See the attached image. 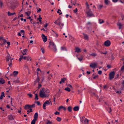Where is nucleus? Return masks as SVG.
I'll list each match as a JSON object with an SVG mask.
<instances>
[{
  "label": "nucleus",
  "mask_w": 124,
  "mask_h": 124,
  "mask_svg": "<svg viewBox=\"0 0 124 124\" xmlns=\"http://www.w3.org/2000/svg\"><path fill=\"white\" fill-rule=\"evenodd\" d=\"M54 23L58 25L61 29H62L64 25V23H62V20L60 18H58Z\"/></svg>",
  "instance_id": "1"
},
{
  "label": "nucleus",
  "mask_w": 124,
  "mask_h": 124,
  "mask_svg": "<svg viewBox=\"0 0 124 124\" xmlns=\"http://www.w3.org/2000/svg\"><path fill=\"white\" fill-rule=\"evenodd\" d=\"M49 95L48 94H47L45 91V88H43L39 92V96L41 98L44 97H48Z\"/></svg>",
  "instance_id": "2"
},
{
  "label": "nucleus",
  "mask_w": 124,
  "mask_h": 124,
  "mask_svg": "<svg viewBox=\"0 0 124 124\" xmlns=\"http://www.w3.org/2000/svg\"><path fill=\"white\" fill-rule=\"evenodd\" d=\"M49 47L51 49H53L54 51L56 52L57 51V49L56 48V46L54 43L52 42H50Z\"/></svg>",
  "instance_id": "3"
},
{
  "label": "nucleus",
  "mask_w": 124,
  "mask_h": 124,
  "mask_svg": "<svg viewBox=\"0 0 124 124\" xmlns=\"http://www.w3.org/2000/svg\"><path fill=\"white\" fill-rule=\"evenodd\" d=\"M38 116V113H36L34 116V119L32 121L31 124H35L36 121L37 120Z\"/></svg>",
  "instance_id": "4"
},
{
  "label": "nucleus",
  "mask_w": 124,
  "mask_h": 124,
  "mask_svg": "<svg viewBox=\"0 0 124 124\" xmlns=\"http://www.w3.org/2000/svg\"><path fill=\"white\" fill-rule=\"evenodd\" d=\"M50 99H49V100H47L44 103L43 105V107L44 109L46 108V105H49L50 104V105H52V103L51 101L50 100Z\"/></svg>",
  "instance_id": "5"
},
{
  "label": "nucleus",
  "mask_w": 124,
  "mask_h": 124,
  "mask_svg": "<svg viewBox=\"0 0 124 124\" xmlns=\"http://www.w3.org/2000/svg\"><path fill=\"white\" fill-rule=\"evenodd\" d=\"M7 5L8 7L11 9H14L16 7V6L12 3H9Z\"/></svg>",
  "instance_id": "6"
},
{
  "label": "nucleus",
  "mask_w": 124,
  "mask_h": 124,
  "mask_svg": "<svg viewBox=\"0 0 124 124\" xmlns=\"http://www.w3.org/2000/svg\"><path fill=\"white\" fill-rule=\"evenodd\" d=\"M115 72L114 71L111 72L109 74V78L110 80H111L114 78Z\"/></svg>",
  "instance_id": "7"
},
{
  "label": "nucleus",
  "mask_w": 124,
  "mask_h": 124,
  "mask_svg": "<svg viewBox=\"0 0 124 124\" xmlns=\"http://www.w3.org/2000/svg\"><path fill=\"white\" fill-rule=\"evenodd\" d=\"M86 13L87 16L89 17H94V15L92 13V11L89 10Z\"/></svg>",
  "instance_id": "8"
},
{
  "label": "nucleus",
  "mask_w": 124,
  "mask_h": 124,
  "mask_svg": "<svg viewBox=\"0 0 124 124\" xmlns=\"http://www.w3.org/2000/svg\"><path fill=\"white\" fill-rule=\"evenodd\" d=\"M104 44L105 46H109L110 45V41L109 40H107L104 42Z\"/></svg>",
  "instance_id": "9"
},
{
  "label": "nucleus",
  "mask_w": 124,
  "mask_h": 124,
  "mask_svg": "<svg viewBox=\"0 0 124 124\" xmlns=\"http://www.w3.org/2000/svg\"><path fill=\"white\" fill-rule=\"evenodd\" d=\"M41 35L43 42H46L47 39V38L43 34H42Z\"/></svg>",
  "instance_id": "10"
},
{
  "label": "nucleus",
  "mask_w": 124,
  "mask_h": 124,
  "mask_svg": "<svg viewBox=\"0 0 124 124\" xmlns=\"http://www.w3.org/2000/svg\"><path fill=\"white\" fill-rule=\"evenodd\" d=\"M97 66V64L95 63H91L90 65V67H91L95 68Z\"/></svg>",
  "instance_id": "11"
},
{
  "label": "nucleus",
  "mask_w": 124,
  "mask_h": 124,
  "mask_svg": "<svg viewBox=\"0 0 124 124\" xmlns=\"http://www.w3.org/2000/svg\"><path fill=\"white\" fill-rule=\"evenodd\" d=\"M83 34L84 35V39L85 40H89V37L86 34H85L84 33H83Z\"/></svg>",
  "instance_id": "12"
},
{
  "label": "nucleus",
  "mask_w": 124,
  "mask_h": 124,
  "mask_svg": "<svg viewBox=\"0 0 124 124\" xmlns=\"http://www.w3.org/2000/svg\"><path fill=\"white\" fill-rule=\"evenodd\" d=\"M8 65L10 67H11V66L12 64V59H10L9 60H7Z\"/></svg>",
  "instance_id": "13"
},
{
  "label": "nucleus",
  "mask_w": 124,
  "mask_h": 124,
  "mask_svg": "<svg viewBox=\"0 0 124 124\" xmlns=\"http://www.w3.org/2000/svg\"><path fill=\"white\" fill-rule=\"evenodd\" d=\"M5 82V81L3 78H0V85L4 84Z\"/></svg>",
  "instance_id": "14"
},
{
  "label": "nucleus",
  "mask_w": 124,
  "mask_h": 124,
  "mask_svg": "<svg viewBox=\"0 0 124 124\" xmlns=\"http://www.w3.org/2000/svg\"><path fill=\"white\" fill-rule=\"evenodd\" d=\"M30 108V105H26L24 107V108L25 110H27V109H29Z\"/></svg>",
  "instance_id": "15"
},
{
  "label": "nucleus",
  "mask_w": 124,
  "mask_h": 124,
  "mask_svg": "<svg viewBox=\"0 0 124 124\" xmlns=\"http://www.w3.org/2000/svg\"><path fill=\"white\" fill-rule=\"evenodd\" d=\"M81 52L80 49L78 47H76L75 48V52H76L78 53Z\"/></svg>",
  "instance_id": "16"
},
{
  "label": "nucleus",
  "mask_w": 124,
  "mask_h": 124,
  "mask_svg": "<svg viewBox=\"0 0 124 124\" xmlns=\"http://www.w3.org/2000/svg\"><path fill=\"white\" fill-rule=\"evenodd\" d=\"M73 109L74 111H77L79 110V108L78 106H75L74 108Z\"/></svg>",
  "instance_id": "17"
},
{
  "label": "nucleus",
  "mask_w": 124,
  "mask_h": 124,
  "mask_svg": "<svg viewBox=\"0 0 124 124\" xmlns=\"http://www.w3.org/2000/svg\"><path fill=\"white\" fill-rule=\"evenodd\" d=\"M16 14V13L15 12L11 13L9 11H8V15L9 16H12Z\"/></svg>",
  "instance_id": "18"
},
{
  "label": "nucleus",
  "mask_w": 124,
  "mask_h": 124,
  "mask_svg": "<svg viewBox=\"0 0 124 124\" xmlns=\"http://www.w3.org/2000/svg\"><path fill=\"white\" fill-rule=\"evenodd\" d=\"M8 118L10 120H12L14 119L13 117L11 115L8 116Z\"/></svg>",
  "instance_id": "19"
},
{
  "label": "nucleus",
  "mask_w": 124,
  "mask_h": 124,
  "mask_svg": "<svg viewBox=\"0 0 124 124\" xmlns=\"http://www.w3.org/2000/svg\"><path fill=\"white\" fill-rule=\"evenodd\" d=\"M117 25L119 26V29H120L122 28V25L120 23H118L117 24Z\"/></svg>",
  "instance_id": "20"
},
{
  "label": "nucleus",
  "mask_w": 124,
  "mask_h": 124,
  "mask_svg": "<svg viewBox=\"0 0 124 124\" xmlns=\"http://www.w3.org/2000/svg\"><path fill=\"white\" fill-rule=\"evenodd\" d=\"M27 50L26 49H24L22 53L23 55H25L26 54V53L27 52Z\"/></svg>",
  "instance_id": "21"
},
{
  "label": "nucleus",
  "mask_w": 124,
  "mask_h": 124,
  "mask_svg": "<svg viewBox=\"0 0 124 124\" xmlns=\"http://www.w3.org/2000/svg\"><path fill=\"white\" fill-rule=\"evenodd\" d=\"M85 124H88L89 120L85 118L84 121Z\"/></svg>",
  "instance_id": "22"
},
{
  "label": "nucleus",
  "mask_w": 124,
  "mask_h": 124,
  "mask_svg": "<svg viewBox=\"0 0 124 124\" xmlns=\"http://www.w3.org/2000/svg\"><path fill=\"white\" fill-rule=\"evenodd\" d=\"M62 108L63 109L64 111H65L66 109V108L65 107L63 106H60L59 108V110H60Z\"/></svg>",
  "instance_id": "23"
},
{
  "label": "nucleus",
  "mask_w": 124,
  "mask_h": 124,
  "mask_svg": "<svg viewBox=\"0 0 124 124\" xmlns=\"http://www.w3.org/2000/svg\"><path fill=\"white\" fill-rule=\"evenodd\" d=\"M99 23L100 24H102L104 22V21L101 19H99Z\"/></svg>",
  "instance_id": "24"
},
{
  "label": "nucleus",
  "mask_w": 124,
  "mask_h": 124,
  "mask_svg": "<svg viewBox=\"0 0 124 124\" xmlns=\"http://www.w3.org/2000/svg\"><path fill=\"white\" fill-rule=\"evenodd\" d=\"M11 59H12L11 58L9 54H8L7 55L6 58V59L7 60Z\"/></svg>",
  "instance_id": "25"
},
{
  "label": "nucleus",
  "mask_w": 124,
  "mask_h": 124,
  "mask_svg": "<svg viewBox=\"0 0 124 124\" xmlns=\"http://www.w3.org/2000/svg\"><path fill=\"white\" fill-rule=\"evenodd\" d=\"M109 2V0H104V3L106 5H108Z\"/></svg>",
  "instance_id": "26"
},
{
  "label": "nucleus",
  "mask_w": 124,
  "mask_h": 124,
  "mask_svg": "<svg viewBox=\"0 0 124 124\" xmlns=\"http://www.w3.org/2000/svg\"><path fill=\"white\" fill-rule=\"evenodd\" d=\"M18 73V72L17 71H14L13 72V74L15 76L17 75Z\"/></svg>",
  "instance_id": "27"
},
{
  "label": "nucleus",
  "mask_w": 124,
  "mask_h": 124,
  "mask_svg": "<svg viewBox=\"0 0 124 124\" xmlns=\"http://www.w3.org/2000/svg\"><path fill=\"white\" fill-rule=\"evenodd\" d=\"M52 76V75L51 74H50L47 77V78L48 79H51Z\"/></svg>",
  "instance_id": "28"
},
{
  "label": "nucleus",
  "mask_w": 124,
  "mask_h": 124,
  "mask_svg": "<svg viewBox=\"0 0 124 124\" xmlns=\"http://www.w3.org/2000/svg\"><path fill=\"white\" fill-rule=\"evenodd\" d=\"M72 107L71 106H69L68 108V111L70 112L71 111Z\"/></svg>",
  "instance_id": "29"
},
{
  "label": "nucleus",
  "mask_w": 124,
  "mask_h": 124,
  "mask_svg": "<svg viewBox=\"0 0 124 124\" xmlns=\"http://www.w3.org/2000/svg\"><path fill=\"white\" fill-rule=\"evenodd\" d=\"M89 55L90 56H93L95 57L96 56L97 54L95 53H93L92 54H90Z\"/></svg>",
  "instance_id": "30"
},
{
  "label": "nucleus",
  "mask_w": 124,
  "mask_h": 124,
  "mask_svg": "<svg viewBox=\"0 0 124 124\" xmlns=\"http://www.w3.org/2000/svg\"><path fill=\"white\" fill-rule=\"evenodd\" d=\"M61 120V118L59 117H57L56 119V120L59 122H60Z\"/></svg>",
  "instance_id": "31"
},
{
  "label": "nucleus",
  "mask_w": 124,
  "mask_h": 124,
  "mask_svg": "<svg viewBox=\"0 0 124 124\" xmlns=\"http://www.w3.org/2000/svg\"><path fill=\"white\" fill-rule=\"evenodd\" d=\"M120 70L122 72H124V65L123 66H122V67H121Z\"/></svg>",
  "instance_id": "32"
},
{
  "label": "nucleus",
  "mask_w": 124,
  "mask_h": 124,
  "mask_svg": "<svg viewBox=\"0 0 124 124\" xmlns=\"http://www.w3.org/2000/svg\"><path fill=\"white\" fill-rule=\"evenodd\" d=\"M35 99L36 100H38L39 99L38 98V95L37 93H36L35 94Z\"/></svg>",
  "instance_id": "33"
},
{
  "label": "nucleus",
  "mask_w": 124,
  "mask_h": 124,
  "mask_svg": "<svg viewBox=\"0 0 124 124\" xmlns=\"http://www.w3.org/2000/svg\"><path fill=\"white\" fill-rule=\"evenodd\" d=\"M41 50L43 54H44L45 52V50L44 47H42L41 48Z\"/></svg>",
  "instance_id": "34"
},
{
  "label": "nucleus",
  "mask_w": 124,
  "mask_h": 124,
  "mask_svg": "<svg viewBox=\"0 0 124 124\" xmlns=\"http://www.w3.org/2000/svg\"><path fill=\"white\" fill-rule=\"evenodd\" d=\"M65 90L66 91L69 92H70V89L69 87L65 88Z\"/></svg>",
  "instance_id": "35"
},
{
  "label": "nucleus",
  "mask_w": 124,
  "mask_h": 124,
  "mask_svg": "<svg viewBox=\"0 0 124 124\" xmlns=\"http://www.w3.org/2000/svg\"><path fill=\"white\" fill-rule=\"evenodd\" d=\"M86 25L87 26L90 25L91 26L92 25V23L90 22H88L86 23Z\"/></svg>",
  "instance_id": "36"
},
{
  "label": "nucleus",
  "mask_w": 124,
  "mask_h": 124,
  "mask_svg": "<svg viewBox=\"0 0 124 124\" xmlns=\"http://www.w3.org/2000/svg\"><path fill=\"white\" fill-rule=\"evenodd\" d=\"M61 49L62 50H66V48L64 47H62L61 48Z\"/></svg>",
  "instance_id": "37"
},
{
  "label": "nucleus",
  "mask_w": 124,
  "mask_h": 124,
  "mask_svg": "<svg viewBox=\"0 0 124 124\" xmlns=\"http://www.w3.org/2000/svg\"><path fill=\"white\" fill-rule=\"evenodd\" d=\"M103 6L102 5H99L98 7V9H101L102 7Z\"/></svg>",
  "instance_id": "38"
},
{
  "label": "nucleus",
  "mask_w": 124,
  "mask_h": 124,
  "mask_svg": "<svg viewBox=\"0 0 124 124\" xmlns=\"http://www.w3.org/2000/svg\"><path fill=\"white\" fill-rule=\"evenodd\" d=\"M27 60L28 61H29V60L30 61H31V58L29 56H27Z\"/></svg>",
  "instance_id": "39"
},
{
  "label": "nucleus",
  "mask_w": 124,
  "mask_h": 124,
  "mask_svg": "<svg viewBox=\"0 0 124 124\" xmlns=\"http://www.w3.org/2000/svg\"><path fill=\"white\" fill-rule=\"evenodd\" d=\"M39 80H40L39 78V77L38 76L37 77L36 80V81H35V82H39Z\"/></svg>",
  "instance_id": "40"
},
{
  "label": "nucleus",
  "mask_w": 124,
  "mask_h": 124,
  "mask_svg": "<svg viewBox=\"0 0 124 124\" xmlns=\"http://www.w3.org/2000/svg\"><path fill=\"white\" fill-rule=\"evenodd\" d=\"M30 108H33L35 107V104H33L31 105H30Z\"/></svg>",
  "instance_id": "41"
},
{
  "label": "nucleus",
  "mask_w": 124,
  "mask_h": 124,
  "mask_svg": "<svg viewBox=\"0 0 124 124\" xmlns=\"http://www.w3.org/2000/svg\"><path fill=\"white\" fill-rule=\"evenodd\" d=\"M43 59V60L45 59V58L44 57H40V59H39V60L42 61V60Z\"/></svg>",
  "instance_id": "42"
},
{
  "label": "nucleus",
  "mask_w": 124,
  "mask_h": 124,
  "mask_svg": "<svg viewBox=\"0 0 124 124\" xmlns=\"http://www.w3.org/2000/svg\"><path fill=\"white\" fill-rule=\"evenodd\" d=\"M108 112L109 113H110L111 112V108L110 107L108 108Z\"/></svg>",
  "instance_id": "43"
},
{
  "label": "nucleus",
  "mask_w": 124,
  "mask_h": 124,
  "mask_svg": "<svg viewBox=\"0 0 124 124\" xmlns=\"http://www.w3.org/2000/svg\"><path fill=\"white\" fill-rule=\"evenodd\" d=\"M66 80V78H62L61 79V81L62 82L64 83V82Z\"/></svg>",
  "instance_id": "44"
},
{
  "label": "nucleus",
  "mask_w": 124,
  "mask_h": 124,
  "mask_svg": "<svg viewBox=\"0 0 124 124\" xmlns=\"http://www.w3.org/2000/svg\"><path fill=\"white\" fill-rule=\"evenodd\" d=\"M2 98L3 97L5 96L4 93L3 92H2L1 93V95L0 96Z\"/></svg>",
  "instance_id": "45"
},
{
  "label": "nucleus",
  "mask_w": 124,
  "mask_h": 124,
  "mask_svg": "<svg viewBox=\"0 0 124 124\" xmlns=\"http://www.w3.org/2000/svg\"><path fill=\"white\" fill-rule=\"evenodd\" d=\"M45 91L48 94L49 92V90L47 89H46V90H45Z\"/></svg>",
  "instance_id": "46"
},
{
  "label": "nucleus",
  "mask_w": 124,
  "mask_h": 124,
  "mask_svg": "<svg viewBox=\"0 0 124 124\" xmlns=\"http://www.w3.org/2000/svg\"><path fill=\"white\" fill-rule=\"evenodd\" d=\"M39 18H38V19L39 20V21L40 22L41 21V19H42V18L40 17V16L39 15Z\"/></svg>",
  "instance_id": "47"
},
{
  "label": "nucleus",
  "mask_w": 124,
  "mask_h": 124,
  "mask_svg": "<svg viewBox=\"0 0 124 124\" xmlns=\"http://www.w3.org/2000/svg\"><path fill=\"white\" fill-rule=\"evenodd\" d=\"M15 83H19V80L18 79H16L14 81Z\"/></svg>",
  "instance_id": "48"
},
{
  "label": "nucleus",
  "mask_w": 124,
  "mask_h": 124,
  "mask_svg": "<svg viewBox=\"0 0 124 124\" xmlns=\"http://www.w3.org/2000/svg\"><path fill=\"white\" fill-rule=\"evenodd\" d=\"M61 10L60 9H58V11H57V12L60 15H61V14H62V12H61L60 13H60V12H59V11H61Z\"/></svg>",
  "instance_id": "49"
},
{
  "label": "nucleus",
  "mask_w": 124,
  "mask_h": 124,
  "mask_svg": "<svg viewBox=\"0 0 124 124\" xmlns=\"http://www.w3.org/2000/svg\"><path fill=\"white\" fill-rule=\"evenodd\" d=\"M116 92L117 93L121 94V91H116Z\"/></svg>",
  "instance_id": "50"
},
{
  "label": "nucleus",
  "mask_w": 124,
  "mask_h": 124,
  "mask_svg": "<svg viewBox=\"0 0 124 124\" xmlns=\"http://www.w3.org/2000/svg\"><path fill=\"white\" fill-rule=\"evenodd\" d=\"M78 59L81 62L82 61V59H83V58L81 57V58H78Z\"/></svg>",
  "instance_id": "51"
},
{
  "label": "nucleus",
  "mask_w": 124,
  "mask_h": 124,
  "mask_svg": "<svg viewBox=\"0 0 124 124\" xmlns=\"http://www.w3.org/2000/svg\"><path fill=\"white\" fill-rule=\"evenodd\" d=\"M27 95L31 98V97L32 96V95L31 93H28L27 94Z\"/></svg>",
  "instance_id": "52"
},
{
  "label": "nucleus",
  "mask_w": 124,
  "mask_h": 124,
  "mask_svg": "<svg viewBox=\"0 0 124 124\" xmlns=\"http://www.w3.org/2000/svg\"><path fill=\"white\" fill-rule=\"evenodd\" d=\"M3 43L4 44H6L7 43V41L5 39H4L3 40Z\"/></svg>",
  "instance_id": "53"
},
{
  "label": "nucleus",
  "mask_w": 124,
  "mask_h": 124,
  "mask_svg": "<svg viewBox=\"0 0 124 124\" xmlns=\"http://www.w3.org/2000/svg\"><path fill=\"white\" fill-rule=\"evenodd\" d=\"M35 103H37V105H40V102L39 101H38L36 102Z\"/></svg>",
  "instance_id": "54"
},
{
  "label": "nucleus",
  "mask_w": 124,
  "mask_h": 124,
  "mask_svg": "<svg viewBox=\"0 0 124 124\" xmlns=\"http://www.w3.org/2000/svg\"><path fill=\"white\" fill-rule=\"evenodd\" d=\"M108 87L107 85H105L103 86V88L104 89H105L106 88H108Z\"/></svg>",
  "instance_id": "55"
},
{
  "label": "nucleus",
  "mask_w": 124,
  "mask_h": 124,
  "mask_svg": "<svg viewBox=\"0 0 124 124\" xmlns=\"http://www.w3.org/2000/svg\"><path fill=\"white\" fill-rule=\"evenodd\" d=\"M0 5L1 7H2L3 6V3L1 1H0Z\"/></svg>",
  "instance_id": "56"
},
{
  "label": "nucleus",
  "mask_w": 124,
  "mask_h": 124,
  "mask_svg": "<svg viewBox=\"0 0 124 124\" xmlns=\"http://www.w3.org/2000/svg\"><path fill=\"white\" fill-rule=\"evenodd\" d=\"M46 124H52V123L49 121H48Z\"/></svg>",
  "instance_id": "57"
},
{
  "label": "nucleus",
  "mask_w": 124,
  "mask_h": 124,
  "mask_svg": "<svg viewBox=\"0 0 124 124\" xmlns=\"http://www.w3.org/2000/svg\"><path fill=\"white\" fill-rule=\"evenodd\" d=\"M114 57L113 56V55L111 54V60H113L114 59Z\"/></svg>",
  "instance_id": "58"
},
{
  "label": "nucleus",
  "mask_w": 124,
  "mask_h": 124,
  "mask_svg": "<svg viewBox=\"0 0 124 124\" xmlns=\"http://www.w3.org/2000/svg\"><path fill=\"white\" fill-rule=\"evenodd\" d=\"M73 11L74 13H76L78 11V9L77 8H76L75 9H74L73 10Z\"/></svg>",
  "instance_id": "59"
},
{
  "label": "nucleus",
  "mask_w": 124,
  "mask_h": 124,
  "mask_svg": "<svg viewBox=\"0 0 124 124\" xmlns=\"http://www.w3.org/2000/svg\"><path fill=\"white\" fill-rule=\"evenodd\" d=\"M41 85L40 84H39L38 85V89H39L41 87Z\"/></svg>",
  "instance_id": "60"
},
{
  "label": "nucleus",
  "mask_w": 124,
  "mask_h": 124,
  "mask_svg": "<svg viewBox=\"0 0 124 124\" xmlns=\"http://www.w3.org/2000/svg\"><path fill=\"white\" fill-rule=\"evenodd\" d=\"M98 73L99 74L101 75L102 73V71L101 70H99L98 71Z\"/></svg>",
  "instance_id": "61"
},
{
  "label": "nucleus",
  "mask_w": 124,
  "mask_h": 124,
  "mask_svg": "<svg viewBox=\"0 0 124 124\" xmlns=\"http://www.w3.org/2000/svg\"><path fill=\"white\" fill-rule=\"evenodd\" d=\"M60 114V113L59 112H58L57 111H56L54 113V114L55 115H59Z\"/></svg>",
  "instance_id": "62"
},
{
  "label": "nucleus",
  "mask_w": 124,
  "mask_h": 124,
  "mask_svg": "<svg viewBox=\"0 0 124 124\" xmlns=\"http://www.w3.org/2000/svg\"><path fill=\"white\" fill-rule=\"evenodd\" d=\"M98 78V75H96L94 76V77L93 78V79H95L96 78Z\"/></svg>",
  "instance_id": "63"
},
{
  "label": "nucleus",
  "mask_w": 124,
  "mask_h": 124,
  "mask_svg": "<svg viewBox=\"0 0 124 124\" xmlns=\"http://www.w3.org/2000/svg\"><path fill=\"white\" fill-rule=\"evenodd\" d=\"M54 34H55V35H54V36H55V37H56V38H57L58 37V34L56 33V32L54 33Z\"/></svg>",
  "instance_id": "64"
}]
</instances>
